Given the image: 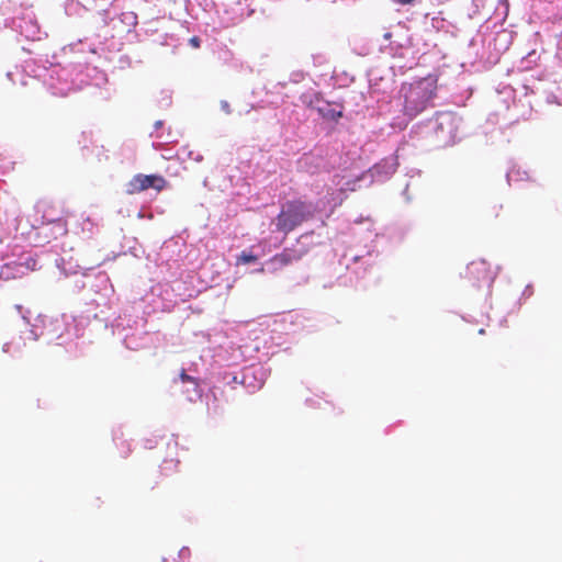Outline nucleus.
Returning <instances> with one entry per match:
<instances>
[{
    "mask_svg": "<svg viewBox=\"0 0 562 562\" xmlns=\"http://www.w3.org/2000/svg\"><path fill=\"white\" fill-rule=\"evenodd\" d=\"M196 342L202 345V359H212V375L226 385H241L249 393L260 390L270 374V369L261 363L238 368L246 361L252 350L240 345L221 330L194 334Z\"/></svg>",
    "mask_w": 562,
    "mask_h": 562,
    "instance_id": "nucleus-1",
    "label": "nucleus"
},
{
    "mask_svg": "<svg viewBox=\"0 0 562 562\" xmlns=\"http://www.w3.org/2000/svg\"><path fill=\"white\" fill-rule=\"evenodd\" d=\"M27 330L21 331L19 340L7 341L2 345V352L14 356L22 351L27 341H43L46 345L55 344L66 347L72 352L78 345L75 342L83 335V326L70 315L48 316L40 314L31 319V312L22 305H14Z\"/></svg>",
    "mask_w": 562,
    "mask_h": 562,
    "instance_id": "nucleus-2",
    "label": "nucleus"
},
{
    "mask_svg": "<svg viewBox=\"0 0 562 562\" xmlns=\"http://www.w3.org/2000/svg\"><path fill=\"white\" fill-rule=\"evenodd\" d=\"M26 70L34 79L42 81L53 95L58 97H65L85 86L101 88L108 82L104 71L83 64L80 58L76 61L50 63L49 66L27 64Z\"/></svg>",
    "mask_w": 562,
    "mask_h": 562,
    "instance_id": "nucleus-3",
    "label": "nucleus"
},
{
    "mask_svg": "<svg viewBox=\"0 0 562 562\" xmlns=\"http://www.w3.org/2000/svg\"><path fill=\"white\" fill-rule=\"evenodd\" d=\"M371 226L370 221L356 222L353 234L359 235L362 231H367V236L363 245H352L341 256L340 265L346 268L347 273L338 277L337 281L340 285H357L374 265L378 257V250L373 244L376 234L371 231Z\"/></svg>",
    "mask_w": 562,
    "mask_h": 562,
    "instance_id": "nucleus-4",
    "label": "nucleus"
},
{
    "mask_svg": "<svg viewBox=\"0 0 562 562\" xmlns=\"http://www.w3.org/2000/svg\"><path fill=\"white\" fill-rule=\"evenodd\" d=\"M461 119L453 112H437L432 117L413 125L409 139L426 148H443L456 143Z\"/></svg>",
    "mask_w": 562,
    "mask_h": 562,
    "instance_id": "nucleus-5",
    "label": "nucleus"
},
{
    "mask_svg": "<svg viewBox=\"0 0 562 562\" xmlns=\"http://www.w3.org/2000/svg\"><path fill=\"white\" fill-rule=\"evenodd\" d=\"M145 301H148V297L142 299L139 303L125 308L113 325L114 334L131 350L149 348L158 341V334L146 328L147 322L143 316V303Z\"/></svg>",
    "mask_w": 562,
    "mask_h": 562,
    "instance_id": "nucleus-6",
    "label": "nucleus"
},
{
    "mask_svg": "<svg viewBox=\"0 0 562 562\" xmlns=\"http://www.w3.org/2000/svg\"><path fill=\"white\" fill-rule=\"evenodd\" d=\"M403 101V113L408 119H413L425 110L435 106L437 97V77L427 76L411 83H405L401 88Z\"/></svg>",
    "mask_w": 562,
    "mask_h": 562,
    "instance_id": "nucleus-7",
    "label": "nucleus"
},
{
    "mask_svg": "<svg viewBox=\"0 0 562 562\" xmlns=\"http://www.w3.org/2000/svg\"><path fill=\"white\" fill-rule=\"evenodd\" d=\"M315 212H317V207L312 202L301 200L289 201L282 205L272 225H274L278 232L286 235L302 223L312 218Z\"/></svg>",
    "mask_w": 562,
    "mask_h": 562,
    "instance_id": "nucleus-8",
    "label": "nucleus"
},
{
    "mask_svg": "<svg viewBox=\"0 0 562 562\" xmlns=\"http://www.w3.org/2000/svg\"><path fill=\"white\" fill-rule=\"evenodd\" d=\"M349 177H353L352 170L344 169L341 172H337L331 178L333 187L327 190L326 195L321 199L314 206L317 211L326 212V216H330L335 209L339 206L347 198V192L358 190V183H349Z\"/></svg>",
    "mask_w": 562,
    "mask_h": 562,
    "instance_id": "nucleus-9",
    "label": "nucleus"
},
{
    "mask_svg": "<svg viewBox=\"0 0 562 562\" xmlns=\"http://www.w3.org/2000/svg\"><path fill=\"white\" fill-rule=\"evenodd\" d=\"M397 166L398 162L396 156L384 158L366 172L360 175L353 172V177H349L346 184L358 183V188H363L369 187L374 182L382 183L390 179V177L395 172Z\"/></svg>",
    "mask_w": 562,
    "mask_h": 562,
    "instance_id": "nucleus-10",
    "label": "nucleus"
},
{
    "mask_svg": "<svg viewBox=\"0 0 562 562\" xmlns=\"http://www.w3.org/2000/svg\"><path fill=\"white\" fill-rule=\"evenodd\" d=\"M473 286L480 289L486 286L488 290L492 285L491 267L486 259H477L471 261L467 266L464 276Z\"/></svg>",
    "mask_w": 562,
    "mask_h": 562,
    "instance_id": "nucleus-11",
    "label": "nucleus"
},
{
    "mask_svg": "<svg viewBox=\"0 0 562 562\" xmlns=\"http://www.w3.org/2000/svg\"><path fill=\"white\" fill-rule=\"evenodd\" d=\"M37 261L31 256H22L18 261L7 262L0 268V280H11L36 269Z\"/></svg>",
    "mask_w": 562,
    "mask_h": 562,
    "instance_id": "nucleus-12",
    "label": "nucleus"
},
{
    "mask_svg": "<svg viewBox=\"0 0 562 562\" xmlns=\"http://www.w3.org/2000/svg\"><path fill=\"white\" fill-rule=\"evenodd\" d=\"M12 27L26 40H42L43 32L41 31V27L33 12H25L21 16L14 18L12 21Z\"/></svg>",
    "mask_w": 562,
    "mask_h": 562,
    "instance_id": "nucleus-13",
    "label": "nucleus"
},
{
    "mask_svg": "<svg viewBox=\"0 0 562 562\" xmlns=\"http://www.w3.org/2000/svg\"><path fill=\"white\" fill-rule=\"evenodd\" d=\"M166 184L167 181L161 176L138 173L126 184V192L128 194H135L149 188L161 191Z\"/></svg>",
    "mask_w": 562,
    "mask_h": 562,
    "instance_id": "nucleus-14",
    "label": "nucleus"
},
{
    "mask_svg": "<svg viewBox=\"0 0 562 562\" xmlns=\"http://www.w3.org/2000/svg\"><path fill=\"white\" fill-rule=\"evenodd\" d=\"M303 102L311 109L317 111V113L326 120L337 121L341 115V110L331 103L319 98L317 93L306 94L303 97Z\"/></svg>",
    "mask_w": 562,
    "mask_h": 562,
    "instance_id": "nucleus-15",
    "label": "nucleus"
},
{
    "mask_svg": "<svg viewBox=\"0 0 562 562\" xmlns=\"http://www.w3.org/2000/svg\"><path fill=\"white\" fill-rule=\"evenodd\" d=\"M307 249L301 244V240H297L295 247L285 248L281 254L276 255L270 259L267 263L268 270H277L283 268L293 261L300 260L305 254Z\"/></svg>",
    "mask_w": 562,
    "mask_h": 562,
    "instance_id": "nucleus-16",
    "label": "nucleus"
},
{
    "mask_svg": "<svg viewBox=\"0 0 562 562\" xmlns=\"http://www.w3.org/2000/svg\"><path fill=\"white\" fill-rule=\"evenodd\" d=\"M180 382L183 385L182 392L190 402H196L202 396V389L195 379L188 375L184 371L180 374Z\"/></svg>",
    "mask_w": 562,
    "mask_h": 562,
    "instance_id": "nucleus-17",
    "label": "nucleus"
},
{
    "mask_svg": "<svg viewBox=\"0 0 562 562\" xmlns=\"http://www.w3.org/2000/svg\"><path fill=\"white\" fill-rule=\"evenodd\" d=\"M56 267L64 273L66 277L77 274L85 268L72 260V257L68 252H64L61 256L56 258L55 260Z\"/></svg>",
    "mask_w": 562,
    "mask_h": 562,
    "instance_id": "nucleus-18",
    "label": "nucleus"
},
{
    "mask_svg": "<svg viewBox=\"0 0 562 562\" xmlns=\"http://www.w3.org/2000/svg\"><path fill=\"white\" fill-rule=\"evenodd\" d=\"M324 158L314 154L304 155L299 160V168L311 175L317 173L324 167Z\"/></svg>",
    "mask_w": 562,
    "mask_h": 562,
    "instance_id": "nucleus-19",
    "label": "nucleus"
},
{
    "mask_svg": "<svg viewBox=\"0 0 562 562\" xmlns=\"http://www.w3.org/2000/svg\"><path fill=\"white\" fill-rule=\"evenodd\" d=\"M65 55L68 54H97V45L88 38L79 40L77 43H71L63 48Z\"/></svg>",
    "mask_w": 562,
    "mask_h": 562,
    "instance_id": "nucleus-20",
    "label": "nucleus"
},
{
    "mask_svg": "<svg viewBox=\"0 0 562 562\" xmlns=\"http://www.w3.org/2000/svg\"><path fill=\"white\" fill-rule=\"evenodd\" d=\"M78 225L85 238H90L98 231V223L90 216H81Z\"/></svg>",
    "mask_w": 562,
    "mask_h": 562,
    "instance_id": "nucleus-21",
    "label": "nucleus"
},
{
    "mask_svg": "<svg viewBox=\"0 0 562 562\" xmlns=\"http://www.w3.org/2000/svg\"><path fill=\"white\" fill-rule=\"evenodd\" d=\"M161 270L164 268H166L168 271H170V276H169V282L171 283V289L175 291V290H180L181 288V282L176 279L177 277V271H171L173 268L176 270H178L180 268V265L178 263V260H173L172 263H170L169 261H167L165 265H161L160 266Z\"/></svg>",
    "mask_w": 562,
    "mask_h": 562,
    "instance_id": "nucleus-22",
    "label": "nucleus"
},
{
    "mask_svg": "<svg viewBox=\"0 0 562 562\" xmlns=\"http://www.w3.org/2000/svg\"><path fill=\"white\" fill-rule=\"evenodd\" d=\"M179 159L186 160L191 159L196 162L203 161V155L200 153H195L194 150H191L188 146H183L178 151Z\"/></svg>",
    "mask_w": 562,
    "mask_h": 562,
    "instance_id": "nucleus-23",
    "label": "nucleus"
},
{
    "mask_svg": "<svg viewBox=\"0 0 562 562\" xmlns=\"http://www.w3.org/2000/svg\"><path fill=\"white\" fill-rule=\"evenodd\" d=\"M86 8L77 0H67L65 2V12L67 15H81Z\"/></svg>",
    "mask_w": 562,
    "mask_h": 562,
    "instance_id": "nucleus-24",
    "label": "nucleus"
},
{
    "mask_svg": "<svg viewBox=\"0 0 562 562\" xmlns=\"http://www.w3.org/2000/svg\"><path fill=\"white\" fill-rule=\"evenodd\" d=\"M508 11H509L508 0H498L494 13H496L498 16H502V19L505 20V18L508 14Z\"/></svg>",
    "mask_w": 562,
    "mask_h": 562,
    "instance_id": "nucleus-25",
    "label": "nucleus"
},
{
    "mask_svg": "<svg viewBox=\"0 0 562 562\" xmlns=\"http://www.w3.org/2000/svg\"><path fill=\"white\" fill-rule=\"evenodd\" d=\"M41 229L44 234H47L48 231H55L58 234H64L66 232L64 225L60 222L54 223L52 225H44Z\"/></svg>",
    "mask_w": 562,
    "mask_h": 562,
    "instance_id": "nucleus-26",
    "label": "nucleus"
},
{
    "mask_svg": "<svg viewBox=\"0 0 562 562\" xmlns=\"http://www.w3.org/2000/svg\"><path fill=\"white\" fill-rule=\"evenodd\" d=\"M256 259H257L256 256H254L252 254L243 251L241 255L238 257L237 262L243 263V265H248V263L256 261Z\"/></svg>",
    "mask_w": 562,
    "mask_h": 562,
    "instance_id": "nucleus-27",
    "label": "nucleus"
},
{
    "mask_svg": "<svg viewBox=\"0 0 562 562\" xmlns=\"http://www.w3.org/2000/svg\"><path fill=\"white\" fill-rule=\"evenodd\" d=\"M177 464L178 462L175 461L173 459H166L164 460L162 464H161V471L162 472H168V471H172L177 468Z\"/></svg>",
    "mask_w": 562,
    "mask_h": 562,
    "instance_id": "nucleus-28",
    "label": "nucleus"
},
{
    "mask_svg": "<svg viewBox=\"0 0 562 562\" xmlns=\"http://www.w3.org/2000/svg\"><path fill=\"white\" fill-rule=\"evenodd\" d=\"M190 558V549L188 547H183L178 552V562H188Z\"/></svg>",
    "mask_w": 562,
    "mask_h": 562,
    "instance_id": "nucleus-29",
    "label": "nucleus"
},
{
    "mask_svg": "<svg viewBox=\"0 0 562 562\" xmlns=\"http://www.w3.org/2000/svg\"><path fill=\"white\" fill-rule=\"evenodd\" d=\"M158 443L157 437L146 438L143 440V446L145 449H153Z\"/></svg>",
    "mask_w": 562,
    "mask_h": 562,
    "instance_id": "nucleus-30",
    "label": "nucleus"
},
{
    "mask_svg": "<svg viewBox=\"0 0 562 562\" xmlns=\"http://www.w3.org/2000/svg\"><path fill=\"white\" fill-rule=\"evenodd\" d=\"M189 43L192 47L199 48L201 45V40L198 36H193L189 40Z\"/></svg>",
    "mask_w": 562,
    "mask_h": 562,
    "instance_id": "nucleus-31",
    "label": "nucleus"
},
{
    "mask_svg": "<svg viewBox=\"0 0 562 562\" xmlns=\"http://www.w3.org/2000/svg\"><path fill=\"white\" fill-rule=\"evenodd\" d=\"M221 109L222 111H224L226 114H231V106H229V103L225 100H222L221 101Z\"/></svg>",
    "mask_w": 562,
    "mask_h": 562,
    "instance_id": "nucleus-32",
    "label": "nucleus"
},
{
    "mask_svg": "<svg viewBox=\"0 0 562 562\" xmlns=\"http://www.w3.org/2000/svg\"><path fill=\"white\" fill-rule=\"evenodd\" d=\"M15 76H21V74H20L18 70H16V71H14V72H13V71H9V72L7 74L8 79H9L10 81H12L13 83H15V79H14V77H15Z\"/></svg>",
    "mask_w": 562,
    "mask_h": 562,
    "instance_id": "nucleus-33",
    "label": "nucleus"
},
{
    "mask_svg": "<svg viewBox=\"0 0 562 562\" xmlns=\"http://www.w3.org/2000/svg\"><path fill=\"white\" fill-rule=\"evenodd\" d=\"M162 291V285H156L151 288V295L160 294Z\"/></svg>",
    "mask_w": 562,
    "mask_h": 562,
    "instance_id": "nucleus-34",
    "label": "nucleus"
},
{
    "mask_svg": "<svg viewBox=\"0 0 562 562\" xmlns=\"http://www.w3.org/2000/svg\"><path fill=\"white\" fill-rule=\"evenodd\" d=\"M407 191H408V184H406L405 189L402 192V195L405 198L406 202H409L411 201V196H408Z\"/></svg>",
    "mask_w": 562,
    "mask_h": 562,
    "instance_id": "nucleus-35",
    "label": "nucleus"
},
{
    "mask_svg": "<svg viewBox=\"0 0 562 562\" xmlns=\"http://www.w3.org/2000/svg\"><path fill=\"white\" fill-rule=\"evenodd\" d=\"M168 248H169V245H166V246L162 248L161 254H160V258H161V259H164V257L166 256V252H167Z\"/></svg>",
    "mask_w": 562,
    "mask_h": 562,
    "instance_id": "nucleus-36",
    "label": "nucleus"
},
{
    "mask_svg": "<svg viewBox=\"0 0 562 562\" xmlns=\"http://www.w3.org/2000/svg\"><path fill=\"white\" fill-rule=\"evenodd\" d=\"M162 125H164V122H162V121H156V122H155V130L157 131V130H158V128H160Z\"/></svg>",
    "mask_w": 562,
    "mask_h": 562,
    "instance_id": "nucleus-37",
    "label": "nucleus"
},
{
    "mask_svg": "<svg viewBox=\"0 0 562 562\" xmlns=\"http://www.w3.org/2000/svg\"><path fill=\"white\" fill-rule=\"evenodd\" d=\"M139 251H140V249H138V248H133V249H132V254H133V256H135V257H139V256H140V255H139Z\"/></svg>",
    "mask_w": 562,
    "mask_h": 562,
    "instance_id": "nucleus-38",
    "label": "nucleus"
},
{
    "mask_svg": "<svg viewBox=\"0 0 562 562\" xmlns=\"http://www.w3.org/2000/svg\"><path fill=\"white\" fill-rule=\"evenodd\" d=\"M305 403H306L308 406H314V405H315V402H314L312 398H306V400H305Z\"/></svg>",
    "mask_w": 562,
    "mask_h": 562,
    "instance_id": "nucleus-39",
    "label": "nucleus"
},
{
    "mask_svg": "<svg viewBox=\"0 0 562 562\" xmlns=\"http://www.w3.org/2000/svg\"><path fill=\"white\" fill-rule=\"evenodd\" d=\"M164 158L166 159H170L171 158V154H170V150H167L165 154H162Z\"/></svg>",
    "mask_w": 562,
    "mask_h": 562,
    "instance_id": "nucleus-40",
    "label": "nucleus"
},
{
    "mask_svg": "<svg viewBox=\"0 0 562 562\" xmlns=\"http://www.w3.org/2000/svg\"><path fill=\"white\" fill-rule=\"evenodd\" d=\"M485 331H486V330H485V328H481V329L479 330V334H480V335H484V334H485Z\"/></svg>",
    "mask_w": 562,
    "mask_h": 562,
    "instance_id": "nucleus-41",
    "label": "nucleus"
},
{
    "mask_svg": "<svg viewBox=\"0 0 562 562\" xmlns=\"http://www.w3.org/2000/svg\"><path fill=\"white\" fill-rule=\"evenodd\" d=\"M113 439H114L115 443L119 446V442H117L119 438L116 436H114Z\"/></svg>",
    "mask_w": 562,
    "mask_h": 562,
    "instance_id": "nucleus-42",
    "label": "nucleus"
},
{
    "mask_svg": "<svg viewBox=\"0 0 562 562\" xmlns=\"http://www.w3.org/2000/svg\"><path fill=\"white\" fill-rule=\"evenodd\" d=\"M178 295L181 297V300H183V296H186V294H184V293H183V294H182V293H179Z\"/></svg>",
    "mask_w": 562,
    "mask_h": 562,
    "instance_id": "nucleus-43",
    "label": "nucleus"
},
{
    "mask_svg": "<svg viewBox=\"0 0 562 562\" xmlns=\"http://www.w3.org/2000/svg\"><path fill=\"white\" fill-rule=\"evenodd\" d=\"M333 2H336L337 0H331Z\"/></svg>",
    "mask_w": 562,
    "mask_h": 562,
    "instance_id": "nucleus-44",
    "label": "nucleus"
}]
</instances>
